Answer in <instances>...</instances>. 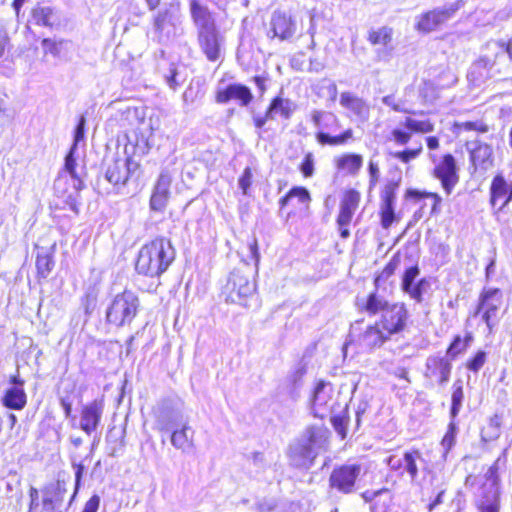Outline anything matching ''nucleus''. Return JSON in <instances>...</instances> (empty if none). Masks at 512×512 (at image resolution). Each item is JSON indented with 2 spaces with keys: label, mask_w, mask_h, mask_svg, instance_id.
<instances>
[{
  "label": "nucleus",
  "mask_w": 512,
  "mask_h": 512,
  "mask_svg": "<svg viewBox=\"0 0 512 512\" xmlns=\"http://www.w3.org/2000/svg\"><path fill=\"white\" fill-rule=\"evenodd\" d=\"M175 259V249L169 239L157 237L143 245L138 253L135 269L148 277H159Z\"/></svg>",
  "instance_id": "f257e3e1"
},
{
  "label": "nucleus",
  "mask_w": 512,
  "mask_h": 512,
  "mask_svg": "<svg viewBox=\"0 0 512 512\" xmlns=\"http://www.w3.org/2000/svg\"><path fill=\"white\" fill-rule=\"evenodd\" d=\"M140 308L138 295L131 290H124L114 296L106 309V321L115 327L130 325Z\"/></svg>",
  "instance_id": "f03ea898"
},
{
  "label": "nucleus",
  "mask_w": 512,
  "mask_h": 512,
  "mask_svg": "<svg viewBox=\"0 0 512 512\" xmlns=\"http://www.w3.org/2000/svg\"><path fill=\"white\" fill-rule=\"evenodd\" d=\"M311 121L318 129L316 140L320 145L339 146L346 144L353 137L352 129H346L339 135L332 136L328 131H337L340 128V122L337 116L331 112L322 110L311 111Z\"/></svg>",
  "instance_id": "7ed1b4c3"
},
{
  "label": "nucleus",
  "mask_w": 512,
  "mask_h": 512,
  "mask_svg": "<svg viewBox=\"0 0 512 512\" xmlns=\"http://www.w3.org/2000/svg\"><path fill=\"white\" fill-rule=\"evenodd\" d=\"M362 474L360 463H342L333 467L328 477L330 491L342 495L353 494L357 490Z\"/></svg>",
  "instance_id": "20e7f679"
},
{
  "label": "nucleus",
  "mask_w": 512,
  "mask_h": 512,
  "mask_svg": "<svg viewBox=\"0 0 512 512\" xmlns=\"http://www.w3.org/2000/svg\"><path fill=\"white\" fill-rule=\"evenodd\" d=\"M461 7V1H457L427 11L416 18L417 21L415 28L421 33L436 31L442 25L451 20Z\"/></svg>",
  "instance_id": "39448f33"
},
{
  "label": "nucleus",
  "mask_w": 512,
  "mask_h": 512,
  "mask_svg": "<svg viewBox=\"0 0 512 512\" xmlns=\"http://www.w3.org/2000/svg\"><path fill=\"white\" fill-rule=\"evenodd\" d=\"M255 283L241 270L234 269L224 286L223 294L226 302L237 303L246 306V300L255 292Z\"/></svg>",
  "instance_id": "423d86ee"
},
{
  "label": "nucleus",
  "mask_w": 512,
  "mask_h": 512,
  "mask_svg": "<svg viewBox=\"0 0 512 512\" xmlns=\"http://www.w3.org/2000/svg\"><path fill=\"white\" fill-rule=\"evenodd\" d=\"M139 169V163L131 157H116L105 164V179L118 190Z\"/></svg>",
  "instance_id": "0eeeda50"
},
{
  "label": "nucleus",
  "mask_w": 512,
  "mask_h": 512,
  "mask_svg": "<svg viewBox=\"0 0 512 512\" xmlns=\"http://www.w3.org/2000/svg\"><path fill=\"white\" fill-rule=\"evenodd\" d=\"M501 305L502 293L499 289L490 288L482 292L476 315L482 314V320L486 323L489 331H491L499 321Z\"/></svg>",
  "instance_id": "6e6552de"
},
{
  "label": "nucleus",
  "mask_w": 512,
  "mask_h": 512,
  "mask_svg": "<svg viewBox=\"0 0 512 512\" xmlns=\"http://www.w3.org/2000/svg\"><path fill=\"white\" fill-rule=\"evenodd\" d=\"M158 430L160 432L171 431V443L176 449L188 451L193 447L194 431L187 423L179 425L176 419L168 418L159 422Z\"/></svg>",
  "instance_id": "1a4fd4ad"
},
{
  "label": "nucleus",
  "mask_w": 512,
  "mask_h": 512,
  "mask_svg": "<svg viewBox=\"0 0 512 512\" xmlns=\"http://www.w3.org/2000/svg\"><path fill=\"white\" fill-rule=\"evenodd\" d=\"M105 401L103 397L95 398L84 404L79 412V428L87 435H91L99 428L103 413Z\"/></svg>",
  "instance_id": "9d476101"
},
{
  "label": "nucleus",
  "mask_w": 512,
  "mask_h": 512,
  "mask_svg": "<svg viewBox=\"0 0 512 512\" xmlns=\"http://www.w3.org/2000/svg\"><path fill=\"white\" fill-rule=\"evenodd\" d=\"M407 318L408 312L405 305L403 303H393L381 315L378 326L387 335L396 334L404 329Z\"/></svg>",
  "instance_id": "9b49d317"
},
{
  "label": "nucleus",
  "mask_w": 512,
  "mask_h": 512,
  "mask_svg": "<svg viewBox=\"0 0 512 512\" xmlns=\"http://www.w3.org/2000/svg\"><path fill=\"white\" fill-rule=\"evenodd\" d=\"M297 30V24L293 17L280 10L273 12L270 20V29L267 32L269 38H278L281 41L291 39Z\"/></svg>",
  "instance_id": "f8f14e48"
},
{
  "label": "nucleus",
  "mask_w": 512,
  "mask_h": 512,
  "mask_svg": "<svg viewBox=\"0 0 512 512\" xmlns=\"http://www.w3.org/2000/svg\"><path fill=\"white\" fill-rule=\"evenodd\" d=\"M508 56L512 60V39L505 44L500 41H489L483 50L480 59L474 64L473 69L492 68L496 62Z\"/></svg>",
  "instance_id": "ddd939ff"
},
{
  "label": "nucleus",
  "mask_w": 512,
  "mask_h": 512,
  "mask_svg": "<svg viewBox=\"0 0 512 512\" xmlns=\"http://www.w3.org/2000/svg\"><path fill=\"white\" fill-rule=\"evenodd\" d=\"M224 42L225 37L218 28L198 33L199 47L211 62H216L221 58Z\"/></svg>",
  "instance_id": "4468645a"
},
{
  "label": "nucleus",
  "mask_w": 512,
  "mask_h": 512,
  "mask_svg": "<svg viewBox=\"0 0 512 512\" xmlns=\"http://www.w3.org/2000/svg\"><path fill=\"white\" fill-rule=\"evenodd\" d=\"M252 99L253 95L250 88L240 83H231L225 87H219L216 92V102L220 104L235 100L240 106H247Z\"/></svg>",
  "instance_id": "2eb2a0df"
},
{
  "label": "nucleus",
  "mask_w": 512,
  "mask_h": 512,
  "mask_svg": "<svg viewBox=\"0 0 512 512\" xmlns=\"http://www.w3.org/2000/svg\"><path fill=\"white\" fill-rule=\"evenodd\" d=\"M512 201V181H507L502 174H497L490 185V204L498 211L503 210Z\"/></svg>",
  "instance_id": "dca6fc26"
},
{
  "label": "nucleus",
  "mask_w": 512,
  "mask_h": 512,
  "mask_svg": "<svg viewBox=\"0 0 512 512\" xmlns=\"http://www.w3.org/2000/svg\"><path fill=\"white\" fill-rule=\"evenodd\" d=\"M422 459V453L419 449H411L406 451L403 455V459H397L395 456L388 458V465L394 471H398L400 474L408 473L411 480H415L418 476L417 461Z\"/></svg>",
  "instance_id": "f3484780"
},
{
  "label": "nucleus",
  "mask_w": 512,
  "mask_h": 512,
  "mask_svg": "<svg viewBox=\"0 0 512 512\" xmlns=\"http://www.w3.org/2000/svg\"><path fill=\"white\" fill-rule=\"evenodd\" d=\"M181 21L180 7L178 4H169L158 11L154 18V29L159 34H169Z\"/></svg>",
  "instance_id": "a211bd4d"
},
{
  "label": "nucleus",
  "mask_w": 512,
  "mask_h": 512,
  "mask_svg": "<svg viewBox=\"0 0 512 512\" xmlns=\"http://www.w3.org/2000/svg\"><path fill=\"white\" fill-rule=\"evenodd\" d=\"M434 172L435 176L441 181L443 189L449 195L459 180L454 157L451 154L444 155L442 161L435 167Z\"/></svg>",
  "instance_id": "6ab92c4d"
},
{
  "label": "nucleus",
  "mask_w": 512,
  "mask_h": 512,
  "mask_svg": "<svg viewBox=\"0 0 512 512\" xmlns=\"http://www.w3.org/2000/svg\"><path fill=\"white\" fill-rule=\"evenodd\" d=\"M172 177L167 170L160 173L150 198V208L154 211H163L170 197Z\"/></svg>",
  "instance_id": "aec40b11"
},
{
  "label": "nucleus",
  "mask_w": 512,
  "mask_h": 512,
  "mask_svg": "<svg viewBox=\"0 0 512 512\" xmlns=\"http://www.w3.org/2000/svg\"><path fill=\"white\" fill-rule=\"evenodd\" d=\"M190 13L197 28V33L218 28L208 7L203 5L199 0H190Z\"/></svg>",
  "instance_id": "412c9836"
},
{
  "label": "nucleus",
  "mask_w": 512,
  "mask_h": 512,
  "mask_svg": "<svg viewBox=\"0 0 512 512\" xmlns=\"http://www.w3.org/2000/svg\"><path fill=\"white\" fill-rule=\"evenodd\" d=\"M340 105L347 109L359 122L364 123L369 119V104L351 92H343L340 95Z\"/></svg>",
  "instance_id": "4be33fe9"
},
{
  "label": "nucleus",
  "mask_w": 512,
  "mask_h": 512,
  "mask_svg": "<svg viewBox=\"0 0 512 512\" xmlns=\"http://www.w3.org/2000/svg\"><path fill=\"white\" fill-rule=\"evenodd\" d=\"M451 363L446 357L431 356L426 363L425 377L435 379L439 384L449 380Z\"/></svg>",
  "instance_id": "5701e85b"
},
{
  "label": "nucleus",
  "mask_w": 512,
  "mask_h": 512,
  "mask_svg": "<svg viewBox=\"0 0 512 512\" xmlns=\"http://www.w3.org/2000/svg\"><path fill=\"white\" fill-rule=\"evenodd\" d=\"M75 147H71L69 152L67 153L64 161V169L59 174L58 178L55 181V187L58 189L61 183L66 180L69 176L72 182V187L75 193H78L81 189H83L84 184L80 176L76 171V158H75Z\"/></svg>",
  "instance_id": "b1692460"
},
{
  "label": "nucleus",
  "mask_w": 512,
  "mask_h": 512,
  "mask_svg": "<svg viewBox=\"0 0 512 512\" xmlns=\"http://www.w3.org/2000/svg\"><path fill=\"white\" fill-rule=\"evenodd\" d=\"M360 202V193L354 189L347 190L340 203L337 217L338 226H348Z\"/></svg>",
  "instance_id": "393cba45"
},
{
  "label": "nucleus",
  "mask_w": 512,
  "mask_h": 512,
  "mask_svg": "<svg viewBox=\"0 0 512 512\" xmlns=\"http://www.w3.org/2000/svg\"><path fill=\"white\" fill-rule=\"evenodd\" d=\"M391 304L378 292V288L371 292L366 298L357 299V306L361 311L369 315H376L385 311Z\"/></svg>",
  "instance_id": "a878e982"
},
{
  "label": "nucleus",
  "mask_w": 512,
  "mask_h": 512,
  "mask_svg": "<svg viewBox=\"0 0 512 512\" xmlns=\"http://www.w3.org/2000/svg\"><path fill=\"white\" fill-rule=\"evenodd\" d=\"M333 391V385L325 380H318L314 387L311 402L316 413L329 410L331 400L330 393Z\"/></svg>",
  "instance_id": "bb28decb"
},
{
  "label": "nucleus",
  "mask_w": 512,
  "mask_h": 512,
  "mask_svg": "<svg viewBox=\"0 0 512 512\" xmlns=\"http://www.w3.org/2000/svg\"><path fill=\"white\" fill-rule=\"evenodd\" d=\"M476 169L488 170L493 165L492 147L485 143H475L470 153Z\"/></svg>",
  "instance_id": "cd10ccee"
},
{
  "label": "nucleus",
  "mask_w": 512,
  "mask_h": 512,
  "mask_svg": "<svg viewBox=\"0 0 512 512\" xmlns=\"http://www.w3.org/2000/svg\"><path fill=\"white\" fill-rule=\"evenodd\" d=\"M27 401V394L23 387H9L1 398L2 405L11 410L24 409Z\"/></svg>",
  "instance_id": "c85d7f7f"
},
{
  "label": "nucleus",
  "mask_w": 512,
  "mask_h": 512,
  "mask_svg": "<svg viewBox=\"0 0 512 512\" xmlns=\"http://www.w3.org/2000/svg\"><path fill=\"white\" fill-rule=\"evenodd\" d=\"M414 117H406L401 125L411 133L426 134L434 131V124L422 112H411Z\"/></svg>",
  "instance_id": "c756f323"
},
{
  "label": "nucleus",
  "mask_w": 512,
  "mask_h": 512,
  "mask_svg": "<svg viewBox=\"0 0 512 512\" xmlns=\"http://www.w3.org/2000/svg\"><path fill=\"white\" fill-rule=\"evenodd\" d=\"M66 494V489L59 482L46 489L42 500L44 508L49 511L60 508L65 502Z\"/></svg>",
  "instance_id": "7c9ffc66"
},
{
  "label": "nucleus",
  "mask_w": 512,
  "mask_h": 512,
  "mask_svg": "<svg viewBox=\"0 0 512 512\" xmlns=\"http://www.w3.org/2000/svg\"><path fill=\"white\" fill-rule=\"evenodd\" d=\"M296 109V105L293 101L280 96L272 99L268 107V116H272L274 119L276 115H280L284 119H289Z\"/></svg>",
  "instance_id": "2f4dec72"
},
{
  "label": "nucleus",
  "mask_w": 512,
  "mask_h": 512,
  "mask_svg": "<svg viewBox=\"0 0 512 512\" xmlns=\"http://www.w3.org/2000/svg\"><path fill=\"white\" fill-rule=\"evenodd\" d=\"M55 250V244L50 249L41 248L37 253L36 268L38 276L41 278H47L55 266L53 253Z\"/></svg>",
  "instance_id": "473e14b6"
},
{
  "label": "nucleus",
  "mask_w": 512,
  "mask_h": 512,
  "mask_svg": "<svg viewBox=\"0 0 512 512\" xmlns=\"http://www.w3.org/2000/svg\"><path fill=\"white\" fill-rule=\"evenodd\" d=\"M363 164V158L359 154L346 153L335 158V165L339 171H345L349 174L355 175L360 170Z\"/></svg>",
  "instance_id": "72a5a7b5"
},
{
  "label": "nucleus",
  "mask_w": 512,
  "mask_h": 512,
  "mask_svg": "<svg viewBox=\"0 0 512 512\" xmlns=\"http://www.w3.org/2000/svg\"><path fill=\"white\" fill-rule=\"evenodd\" d=\"M297 199L298 204L303 205L305 208L309 207L311 202V195L307 188L303 186L292 187L285 196L279 200L280 207H285L290 200Z\"/></svg>",
  "instance_id": "f704fd0d"
},
{
  "label": "nucleus",
  "mask_w": 512,
  "mask_h": 512,
  "mask_svg": "<svg viewBox=\"0 0 512 512\" xmlns=\"http://www.w3.org/2000/svg\"><path fill=\"white\" fill-rule=\"evenodd\" d=\"M392 35L393 30L387 26H383L377 30H371L368 40L372 45L383 46L391 50Z\"/></svg>",
  "instance_id": "c9c22d12"
},
{
  "label": "nucleus",
  "mask_w": 512,
  "mask_h": 512,
  "mask_svg": "<svg viewBox=\"0 0 512 512\" xmlns=\"http://www.w3.org/2000/svg\"><path fill=\"white\" fill-rule=\"evenodd\" d=\"M464 400V390L462 380L458 379L454 381L452 385V393H451V407H450V417L455 419L462 407V402Z\"/></svg>",
  "instance_id": "e433bc0d"
},
{
  "label": "nucleus",
  "mask_w": 512,
  "mask_h": 512,
  "mask_svg": "<svg viewBox=\"0 0 512 512\" xmlns=\"http://www.w3.org/2000/svg\"><path fill=\"white\" fill-rule=\"evenodd\" d=\"M383 492H388L387 488H381L376 491L366 490L361 493V498L366 503H370V511L371 512H386L387 508L389 506L388 503H383L382 505L379 504V502L374 501V499L382 494Z\"/></svg>",
  "instance_id": "4c0bfd02"
},
{
  "label": "nucleus",
  "mask_w": 512,
  "mask_h": 512,
  "mask_svg": "<svg viewBox=\"0 0 512 512\" xmlns=\"http://www.w3.org/2000/svg\"><path fill=\"white\" fill-rule=\"evenodd\" d=\"M390 335H387L381 327L378 326V323L375 327H370L364 334L363 340L367 345H371L376 347L382 344Z\"/></svg>",
  "instance_id": "58836bf2"
},
{
  "label": "nucleus",
  "mask_w": 512,
  "mask_h": 512,
  "mask_svg": "<svg viewBox=\"0 0 512 512\" xmlns=\"http://www.w3.org/2000/svg\"><path fill=\"white\" fill-rule=\"evenodd\" d=\"M406 197L415 199L430 198L433 201L431 207V214H437L440 211L439 206L442 202V198L437 193L421 192L415 189H408L406 191Z\"/></svg>",
  "instance_id": "ea45409f"
},
{
  "label": "nucleus",
  "mask_w": 512,
  "mask_h": 512,
  "mask_svg": "<svg viewBox=\"0 0 512 512\" xmlns=\"http://www.w3.org/2000/svg\"><path fill=\"white\" fill-rule=\"evenodd\" d=\"M400 180L401 178L399 177L398 180H390L386 183L381 193V203L395 205Z\"/></svg>",
  "instance_id": "a19ab883"
},
{
  "label": "nucleus",
  "mask_w": 512,
  "mask_h": 512,
  "mask_svg": "<svg viewBox=\"0 0 512 512\" xmlns=\"http://www.w3.org/2000/svg\"><path fill=\"white\" fill-rule=\"evenodd\" d=\"M457 424L455 419L451 418V421L448 424L447 430L444 436L441 439V445L445 449L446 452H449L456 443V435H457Z\"/></svg>",
  "instance_id": "79ce46f5"
},
{
  "label": "nucleus",
  "mask_w": 512,
  "mask_h": 512,
  "mask_svg": "<svg viewBox=\"0 0 512 512\" xmlns=\"http://www.w3.org/2000/svg\"><path fill=\"white\" fill-rule=\"evenodd\" d=\"M400 264V256L398 254L394 255L387 265L384 267L382 272L375 278L374 284L375 287L378 288L381 281L387 280L390 276H392Z\"/></svg>",
  "instance_id": "37998d69"
},
{
  "label": "nucleus",
  "mask_w": 512,
  "mask_h": 512,
  "mask_svg": "<svg viewBox=\"0 0 512 512\" xmlns=\"http://www.w3.org/2000/svg\"><path fill=\"white\" fill-rule=\"evenodd\" d=\"M473 337L470 333L466 332L464 337L457 335L447 348L446 352H463L470 348Z\"/></svg>",
  "instance_id": "c03bdc74"
},
{
  "label": "nucleus",
  "mask_w": 512,
  "mask_h": 512,
  "mask_svg": "<svg viewBox=\"0 0 512 512\" xmlns=\"http://www.w3.org/2000/svg\"><path fill=\"white\" fill-rule=\"evenodd\" d=\"M52 14L50 7H37L33 10V19L37 25L49 27L52 26Z\"/></svg>",
  "instance_id": "a18cd8bd"
},
{
  "label": "nucleus",
  "mask_w": 512,
  "mask_h": 512,
  "mask_svg": "<svg viewBox=\"0 0 512 512\" xmlns=\"http://www.w3.org/2000/svg\"><path fill=\"white\" fill-rule=\"evenodd\" d=\"M380 216L382 227L388 229L396 219L395 205L381 203Z\"/></svg>",
  "instance_id": "49530a36"
},
{
  "label": "nucleus",
  "mask_w": 512,
  "mask_h": 512,
  "mask_svg": "<svg viewBox=\"0 0 512 512\" xmlns=\"http://www.w3.org/2000/svg\"><path fill=\"white\" fill-rule=\"evenodd\" d=\"M348 422H349V417L346 413L340 414V415H335L331 418V424L341 439H345L347 436Z\"/></svg>",
  "instance_id": "de8ad7c7"
},
{
  "label": "nucleus",
  "mask_w": 512,
  "mask_h": 512,
  "mask_svg": "<svg viewBox=\"0 0 512 512\" xmlns=\"http://www.w3.org/2000/svg\"><path fill=\"white\" fill-rule=\"evenodd\" d=\"M428 286V282L426 279H421L417 283L412 284L410 287H407L403 291L410 295V297L417 302L422 301L423 293Z\"/></svg>",
  "instance_id": "09e8293b"
},
{
  "label": "nucleus",
  "mask_w": 512,
  "mask_h": 512,
  "mask_svg": "<svg viewBox=\"0 0 512 512\" xmlns=\"http://www.w3.org/2000/svg\"><path fill=\"white\" fill-rule=\"evenodd\" d=\"M314 166V155L311 152H308L300 163L299 170L305 178H310L314 174Z\"/></svg>",
  "instance_id": "8fccbe9b"
},
{
  "label": "nucleus",
  "mask_w": 512,
  "mask_h": 512,
  "mask_svg": "<svg viewBox=\"0 0 512 512\" xmlns=\"http://www.w3.org/2000/svg\"><path fill=\"white\" fill-rule=\"evenodd\" d=\"M422 152V145L420 144L415 149H406L404 151H397L392 153V156L403 163H409L411 160L417 158Z\"/></svg>",
  "instance_id": "3c124183"
},
{
  "label": "nucleus",
  "mask_w": 512,
  "mask_h": 512,
  "mask_svg": "<svg viewBox=\"0 0 512 512\" xmlns=\"http://www.w3.org/2000/svg\"><path fill=\"white\" fill-rule=\"evenodd\" d=\"M478 512H500L501 502L499 495H495L489 502L476 504Z\"/></svg>",
  "instance_id": "603ef678"
},
{
  "label": "nucleus",
  "mask_w": 512,
  "mask_h": 512,
  "mask_svg": "<svg viewBox=\"0 0 512 512\" xmlns=\"http://www.w3.org/2000/svg\"><path fill=\"white\" fill-rule=\"evenodd\" d=\"M62 44V41H55L49 38H45L41 42L44 52L47 54H51L55 57L60 55Z\"/></svg>",
  "instance_id": "864d4df0"
},
{
  "label": "nucleus",
  "mask_w": 512,
  "mask_h": 512,
  "mask_svg": "<svg viewBox=\"0 0 512 512\" xmlns=\"http://www.w3.org/2000/svg\"><path fill=\"white\" fill-rule=\"evenodd\" d=\"M85 125L86 119L85 116L81 115L78 119L77 125L74 130V139L71 147H75L77 149V145L84 140L85 137Z\"/></svg>",
  "instance_id": "5fc2aeb1"
},
{
  "label": "nucleus",
  "mask_w": 512,
  "mask_h": 512,
  "mask_svg": "<svg viewBox=\"0 0 512 512\" xmlns=\"http://www.w3.org/2000/svg\"><path fill=\"white\" fill-rule=\"evenodd\" d=\"M420 270L417 265L407 268L402 278V289H406L414 284L415 279L419 275Z\"/></svg>",
  "instance_id": "6e6d98bb"
},
{
  "label": "nucleus",
  "mask_w": 512,
  "mask_h": 512,
  "mask_svg": "<svg viewBox=\"0 0 512 512\" xmlns=\"http://www.w3.org/2000/svg\"><path fill=\"white\" fill-rule=\"evenodd\" d=\"M321 90L325 91V94L329 97L330 100L335 101L338 94V89L336 84L328 79H323L318 84Z\"/></svg>",
  "instance_id": "4d7b16f0"
},
{
  "label": "nucleus",
  "mask_w": 512,
  "mask_h": 512,
  "mask_svg": "<svg viewBox=\"0 0 512 512\" xmlns=\"http://www.w3.org/2000/svg\"><path fill=\"white\" fill-rule=\"evenodd\" d=\"M411 134L412 133L409 130L405 131V130H403L401 128H395L391 132L393 140L398 145H405V144H407L410 141V139H411Z\"/></svg>",
  "instance_id": "13d9d810"
},
{
  "label": "nucleus",
  "mask_w": 512,
  "mask_h": 512,
  "mask_svg": "<svg viewBox=\"0 0 512 512\" xmlns=\"http://www.w3.org/2000/svg\"><path fill=\"white\" fill-rule=\"evenodd\" d=\"M252 183V171L249 167H246L238 180L239 188L243 194H247L248 189Z\"/></svg>",
  "instance_id": "bf43d9fd"
},
{
  "label": "nucleus",
  "mask_w": 512,
  "mask_h": 512,
  "mask_svg": "<svg viewBox=\"0 0 512 512\" xmlns=\"http://www.w3.org/2000/svg\"><path fill=\"white\" fill-rule=\"evenodd\" d=\"M177 75L178 72L176 66L174 64H170L169 72L165 75V81L167 85L173 90H176L177 87L180 85V83L177 80Z\"/></svg>",
  "instance_id": "052dcab7"
},
{
  "label": "nucleus",
  "mask_w": 512,
  "mask_h": 512,
  "mask_svg": "<svg viewBox=\"0 0 512 512\" xmlns=\"http://www.w3.org/2000/svg\"><path fill=\"white\" fill-rule=\"evenodd\" d=\"M485 355L486 354H476L466 363V367L473 372H477L485 364Z\"/></svg>",
  "instance_id": "680f3d73"
},
{
  "label": "nucleus",
  "mask_w": 512,
  "mask_h": 512,
  "mask_svg": "<svg viewBox=\"0 0 512 512\" xmlns=\"http://www.w3.org/2000/svg\"><path fill=\"white\" fill-rule=\"evenodd\" d=\"M29 507L28 512H38L39 507V491L35 487L29 489Z\"/></svg>",
  "instance_id": "e2e57ef3"
},
{
  "label": "nucleus",
  "mask_w": 512,
  "mask_h": 512,
  "mask_svg": "<svg viewBox=\"0 0 512 512\" xmlns=\"http://www.w3.org/2000/svg\"><path fill=\"white\" fill-rule=\"evenodd\" d=\"M99 505V496L93 495L85 502L82 512H97L99 509Z\"/></svg>",
  "instance_id": "0e129e2a"
},
{
  "label": "nucleus",
  "mask_w": 512,
  "mask_h": 512,
  "mask_svg": "<svg viewBox=\"0 0 512 512\" xmlns=\"http://www.w3.org/2000/svg\"><path fill=\"white\" fill-rule=\"evenodd\" d=\"M368 170H369V175H370V185L374 186V185H376V183L378 182L379 177H380V171H379L378 164L376 162H374L373 160H370Z\"/></svg>",
  "instance_id": "69168bd1"
},
{
  "label": "nucleus",
  "mask_w": 512,
  "mask_h": 512,
  "mask_svg": "<svg viewBox=\"0 0 512 512\" xmlns=\"http://www.w3.org/2000/svg\"><path fill=\"white\" fill-rule=\"evenodd\" d=\"M382 102L386 105V106H389L391 107L394 111L396 112H405V113H410V111L406 110V109H403L400 104H398L396 101H395V98L393 95H387V96H384L382 98Z\"/></svg>",
  "instance_id": "338daca9"
},
{
  "label": "nucleus",
  "mask_w": 512,
  "mask_h": 512,
  "mask_svg": "<svg viewBox=\"0 0 512 512\" xmlns=\"http://www.w3.org/2000/svg\"><path fill=\"white\" fill-rule=\"evenodd\" d=\"M248 246H249V251H250V254H251V258L255 261V265L257 267L258 263H259V260H260V253H259V250H258L257 239L253 238L249 242Z\"/></svg>",
  "instance_id": "774afa93"
}]
</instances>
